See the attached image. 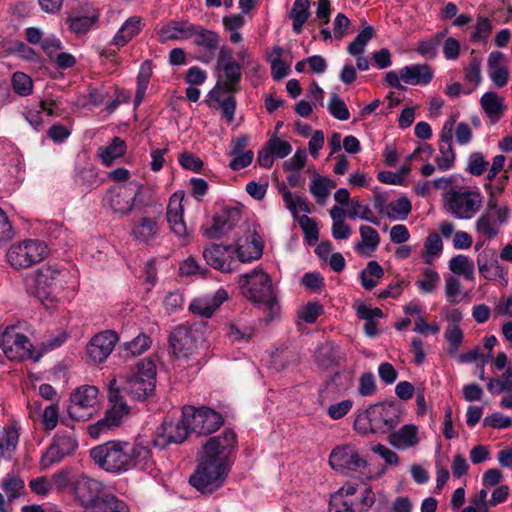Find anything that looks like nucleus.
Instances as JSON below:
<instances>
[{
  "mask_svg": "<svg viewBox=\"0 0 512 512\" xmlns=\"http://www.w3.org/2000/svg\"><path fill=\"white\" fill-rule=\"evenodd\" d=\"M383 275L384 271L377 261L368 262L366 268L360 274L362 286L367 290L373 289Z\"/></svg>",
  "mask_w": 512,
  "mask_h": 512,
  "instance_id": "obj_46",
  "label": "nucleus"
},
{
  "mask_svg": "<svg viewBox=\"0 0 512 512\" xmlns=\"http://www.w3.org/2000/svg\"><path fill=\"white\" fill-rule=\"evenodd\" d=\"M242 294L249 300L263 304L270 311L271 317L278 314L280 307L270 276L260 269H254L241 276Z\"/></svg>",
  "mask_w": 512,
  "mask_h": 512,
  "instance_id": "obj_4",
  "label": "nucleus"
},
{
  "mask_svg": "<svg viewBox=\"0 0 512 512\" xmlns=\"http://www.w3.org/2000/svg\"><path fill=\"white\" fill-rule=\"evenodd\" d=\"M157 221L150 217H143L133 229L134 237L144 243H150L158 234Z\"/></svg>",
  "mask_w": 512,
  "mask_h": 512,
  "instance_id": "obj_39",
  "label": "nucleus"
},
{
  "mask_svg": "<svg viewBox=\"0 0 512 512\" xmlns=\"http://www.w3.org/2000/svg\"><path fill=\"white\" fill-rule=\"evenodd\" d=\"M223 93V90H220L219 88H214L210 91V96L219 104L222 113V118L230 124L234 121V115L236 111V100L232 95H229L225 99H222Z\"/></svg>",
  "mask_w": 512,
  "mask_h": 512,
  "instance_id": "obj_43",
  "label": "nucleus"
},
{
  "mask_svg": "<svg viewBox=\"0 0 512 512\" xmlns=\"http://www.w3.org/2000/svg\"><path fill=\"white\" fill-rule=\"evenodd\" d=\"M218 69L224 73V80L218 81L214 88H219L225 93H235L239 90L238 83L241 80V67L233 60H228L223 63Z\"/></svg>",
  "mask_w": 512,
  "mask_h": 512,
  "instance_id": "obj_29",
  "label": "nucleus"
},
{
  "mask_svg": "<svg viewBox=\"0 0 512 512\" xmlns=\"http://www.w3.org/2000/svg\"><path fill=\"white\" fill-rule=\"evenodd\" d=\"M347 216L350 219L360 218L374 225H379L380 223V220L374 216L371 208L368 205L363 204L359 200H352Z\"/></svg>",
  "mask_w": 512,
  "mask_h": 512,
  "instance_id": "obj_50",
  "label": "nucleus"
},
{
  "mask_svg": "<svg viewBox=\"0 0 512 512\" xmlns=\"http://www.w3.org/2000/svg\"><path fill=\"white\" fill-rule=\"evenodd\" d=\"M189 432V425L184 423V415L182 414L181 420L164 422L158 428L152 440V445L156 448L165 449L169 444H181L187 438Z\"/></svg>",
  "mask_w": 512,
  "mask_h": 512,
  "instance_id": "obj_16",
  "label": "nucleus"
},
{
  "mask_svg": "<svg viewBox=\"0 0 512 512\" xmlns=\"http://www.w3.org/2000/svg\"><path fill=\"white\" fill-rule=\"evenodd\" d=\"M367 420L373 433H386L394 429L400 422L399 408L393 403H381L371 405L364 417H358L355 428L361 429L360 424Z\"/></svg>",
  "mask_w": 512,
  "mask_h": 512,
  "instance_id": "obj_9",
  "label": "nucleus"
},
{
  "mask_svg": "<svg viewBox=\"0 0 512 512\" xmlns=\"http://www.w3.org/2000/svg\"><path fill=\"white\" fill-rule=\"evenodd\" d=\"M489 163L484 159L483 155L479 152L472 153L468 161V170L472 175H482Z\"/></svg>",
  "mask_w": 512,
  "mask_h": 512,
  "instance_id": "obj_64",
  "label": "nucleus"
},
{
  "mask_svg": "<svg viewBox=\"0 0 512 512\" xmlns=\"http://www.w3.org/2000/svg\"><path fill=\"white\" fill-rule=\"evenodd\" d=\"M228 298V293L224 289H219L215 292L213 297H203L194 300L190 304V310L194 314L204 317H210L215 310Z\"/></svg>",
  "mask_w": 512,
  "mask_h": 512,
  "instance_id": "obj_28",
  "label": "nucleus"
},
{
  "mask_svg": "<svg viewBox=\"0 0 512 512\" xmlns=\"http://www.w3.org/2000/svg\"><path fill=\"white\" fill-rule=\"evenodd\" d=\"M475 229L485 239L490 240L498 235L500 226L498 225V222L495 220L494 214L490 212H484L476 220Z\"/></svg>",
  "mask_w": 512,
  "mask_h": 512,
  "instance_id": "obj_41",
  "label": "nucleus"
},
{
  "mask_svg": "<svg viewBox=\"0 0 512 512\" xmlns=\"http://www.w3.org/2000/svg\"><path fill=\"white\" fill-rule=\"evenodd\" d=\"M447 210L457 219H471L481 208L483 198L480 193L467 189H450L444 195Z\"/></svg>",
  "mask_w": 512,
  "mask_h": 512,
  "instance_id": "obj_7",
  "label": "nucleus"
},
{
  "mask_svg": "<svg viewBox=\"0 0 512 512\" xmlns=\"http://www.w3.org/2000/svg\"><path fill=\"white\" fill-rule=\"evenodd\" d=\"M155 383L156 365L150 359H143L137 364V372L119 378L114 377L109 381V401L125 403L126 397L131 400H144L153 393Z\"/></svg>",
  "mask_w": 512,
  "mask_h": 512,
  "instance_id": "obj_2",
  "label": "nucleus"
},
{
  "mask_svg": "<svg viewBox=\"0 0 512 512\" xmlns=\"http://www.w3.org/2000/svg\"><path fill=\"white\" fill-rule=\"evenodd\" d=\"M2 488L7 494L8 499L12 501L13 499L20 496L24 489V481L14 474H8L3 479Z\"/></svg>",
  "mask_w": 512,
  "mask_h": 512,
  "instance_id": "obj_53",
  "label": "nucleus"
},
{
  "mask_svg": "<svg viewBox=\"0 0 512 512\" xmlns=\"http://www.w3.org/2000/svg\"><path fill=\"white\" fill-rule=\"evenodd\" d=\"M487 389L492 394H499L504 391L512 392V369H506L500 378H490Z\"/></svg>",
  "mask_w": 512,
  "mask_h": 512,
  "instance_id": "obj_51",
  "label": "nucleus"
},
{
  "mask_svg": "<svg viewBox=\"0 0 512 512\" xmlns=\"http://www.w3.org/2000/svg\"><path fill=\"white\" fill-rule=\"evenodd\" d=\"M358 492L353 484H346L335 492L330 499V511L334 512H367L375 502L373 491L364 487L360 495L352 498Z\"/></svg>",
  "mask_w": 512,
  "mask_h": 512,
  "instance_id": "obj_6",
  "label": "nucleus"
},
{
  "mask_svg": "<svg viewBox=\"0 0 512 512\" xmlns=\"http://www.w3.org/2000/svg\"><path fill=\"white\" fill-rule=\"evenodd\" d=\"M118 342V335L111 330L102 331L87 344V355L94 363L104 362Z\"/></svg>",
  "mask_w": 512,
  "mask_h": 512,
  "instance_id": "obj_19",
  "label": "nucleus"
},
{
  "mask_svg": "<svg viewBox=\"0 0 512 512\" xmlns=\"http://www.w3.org/2000/svg\"><path fill=\"white\" fill-rule=\"evenodd\" d=\"M328 110L333 117L341 121L348 120L350 117L345 102L337 94L332 95L328 104Z\"/></svg>",
  "mask_w": 512,
  "mask_h": 512,
  "instance_id": "obj_58",
  "label": "nucleus"
},
{
  "mask_svg": "<svg viewBox=\"0 0 512 512\" xmlns=\"http://www.w3.org/2000/svg\"><path fill=\"white\" fill-rule=\"evenodd\" d=\"M400 78L408 85H427L433 78V70L427 64H413L400 69Z\"/></svg>",
  "mask_w": 512,
  "mask_h": 512,
  "instance_id": "obj_27",
  "label": "nucleus"
},
{
  "mask_svg": "<svg viewBox=\"0 0 512 512\" xmlns=\"http://www.w3.org/2000/svg\"><path fill=\"white\" fill-rule=\"evenodd\" d=\"M374 32L372 26H366L349 44L347 51L354 56L361 54L368 42L373 38Z\"/></svg>",
  "mask_w": 512,
  "mask_h": 512,
  "instance_id": "obj_52",
  "label": "nucleus"
},
{
  "mask_svg": "<svg viewBox=\"0 0 512 512\" xmlns=\"http://www.w3.org/2000/svg\"><path fill=\"white\" fill-rule=\"evenodd\" d=\"M127 413L128 406L126 403H115V405L106 412L102 419L88 427L89 434L96 438L100 435V433L118 426L123 415Z\"/></svg>",
  "mask_w": 512,
  "mask_h": 512,
  "instance_id": "obj_25",
  "label": "nucleus"
},
{
  "mask_svg": "<svg viewBox=\"0 0 512 512\" xmlns=\"http://www.w3.org/2000/svg\"><path fill=\"white\" fill-rule=\"evenodd\" d=\"M494 257L495 252L492 249H484L477 256L479 272L485 279L492 280L499 275V267Z\"/></svg>",
  "mask_w": 512,
  "mask_h": 512,
  "instance_id": "obj_33",
  "label": "nucleus"
},
{
  "mask_svg": "<svg viewBox=\"0 0 512 512\" xmlns=\"http://www.w3.org/2000/svg\"><path fill=\"white\" fill-rule=\"evenodd\" d=\"M151 76H152L151 63L148 61H145L141 65L138 76H137V89H136V95H135V99H134L135 107H138L142 103Z\"/></svg>",
  "mask_w": 512,
  "mask_h": 512,
  "instance_id": "obj_47",
  "label": "nucleus"
},
{
  "mask_svg": "<svg viewBox=\"0 0 512 512\" xmlns=\"http://www.w3.org/2000/svg\"><path fill=\"white\" fill-rule=\"evenodd\" d=\"M104 484L87 475L80 474L73 477L72 491L75 499L83 506V510L88 505L96 502L102 495Z\"/></svg>",
  "mask_w": 512,
  "mask_h": 512,
  "instance_id": "obj_14",
  "label": "nucleus"
},
{
  "mask_svg": "<svg viewBox=\"0 0 512 512\" xmlns=\"http://www.w3.org/2000/svg\"><path fill=\"white\" fill-rule=\"evenodd\" d=\"M141 190L142 185L138 183L115 186L107 191L103 201L115 214L127 215L134 209Z\"/></svg>",
  "mask_w": 512,
  "mask_h": 512,
  "instance_id": "obj_12",
  "label": "nucleus"
},
{
  "mask_svg": "<svg viewBox=\"0 0 512 512\" xmlns=\"http://www.w3.org/2000/svg\"><path fill=\"white\" fill-rule=\"evenodd\" d=\"M169 342L174 355L177 357L186 358L191 355L196 348L192 332L183 326L174 329L169 337Z\"/></svg>",
  "mask_w": 512,
  "mask_h": 512,
  "instance_id": "obj_24",
  "label": "nucleus"
},
{
  "mask_svg": "<svg viewBox=\"0 0 512 512\" xmlns=\"http://www.w3.org/2000/svg\"><path fill=\"white\" fill-rule=\"evenodd\" d=\"M443 249L441 237L437 233H430L425 242L422 251V258L426 264H431L434 257L437 256Z\"/></svg>",
  "mask_w": 512,
  "mask_h": 512,
  "instance_id": "obj_49",
  "label": "nucleus"
},
{
  "mask_svg": "<svg viewBox=\"0 0 512 512\" xmlns=\"http://www.w3.org/2000/svg\"><path fill=\"white\" fill-rule=\"evenodd\" d=\"M152 340L145 333L138 334L131 341H127L120 346V353L123 357L139 356L147 351L151 346Z\"/></svg>",
  "mask_w": 512,
  "mask_h": 512,
  "instance_id": "obj_36",
  "label": "nucleus"
},
{
  "mask_svg": "<svg viewBox=\"0 0 512 512\" xmlns=\"http://www.w3.org/2000/svg\"><path fill=\"white\" fill-rule=\"evenodd\" d=\"M12 86L16 93L21 96L29 95L32 92L31 78L22 72H16L12 77Z\"/></svg>",
  "mask_w": 512,
  "mask_h": 512,
  "instance_id": "obj_59",
  "label": "nucleus"
},
{
  "mask_svg": "<svg viewBox=\"0 0 512 512\" xmlns=\"http://www.w3.org/2000/svg\"><path fill=\"white\" fill-rule=\"evenodd\" d=\"M456 123V116L451 115L444 123L440 132L439 151L440 155L436 157V163L440 170L450 169L455 161V153L452 148L453 129Z\"/></svg>",
  "mask_w": 512,
  "mask_h": 512,
  "instance_id": "obj_22",
  "label": "nucleus"
},
{
  "mask_svg": "<svg viewBox=\"0 0 512 512\" xmlns=\"http://www.w3.org/2000/svg\"><path fill=\"white\" fill-rule=\"evenodd\" d=\"M78 443L73 434L59 433L42 457L43 466H51L71 455L77 449Z\"/></svg>",
  "mask_w": 512,
  "mask_h": 512,
  "instance_id": "obj_20",
  "label": "nucleus"
},
{
  "mask_svg": "<svg viewBox=\"0 0 512 512\" xmlns=\"http://www.w3.org/2000/svg\"><path fill=\"white\" fill-rule=\"evenodd\" d=\"M329 464L335 471L346 473L366 466V461L350 445L337 446L329 456Z\"/></svg>",
  "mask_w": 512,
  "mask_h": 512,
  "instance_id": "obj_17",
  "label": "nucleus"
},
{
  "mask_svg": "<svg viewBox=\"0 0 512 512\" xmlns=\"http://www.w3.org/2000/svg\"><path fill=\"white\" fill-rule=\"evenodd\" d=\"M336 185L334 180L316 174L310 183L309 189L317 203L324 204L330 195V191L334 189Z\"/></svg>",
  "mask_w": 512,
  "mask_h": 512,
  "instance_id": "obj_37",
  "label": "nucleus"
},
{
  "mask_svg": "<svg viewBox=\"0 0 512 512\" xmlns=\"http://www.w3.org/2000/svg\"><path fill=\"white\" fill-rule=\"evenodd\" d=\"M83 512H129L128 505L114 494H103L95 503L88 505Z\"/></svg>",
  "mask_w": 512,
  "mask_h": 512,
  "instance_id": "obj_31",
  "label": "nucleus"
},
{
  "mask_svg": "<svg viewBox=\"0 0 512 512\" xmlns=\"http://www.w3.org/2000/svg\"><path fill=\"white\" fill-rule=\"evenodd\" d=\"M480 104L488 117L493 121H498L504 111V105L501 98L495 92H486L480 99Z\"/></svg>",
  "mask_w": 512,
  "mask_h": 512,
  "instance_id": "obj_38",
  "label": "nucleus"
},
{
  "mask_svg": "<svg viewBox=\"0 0 512 512\" xmlns=\"http://www.w3.org/2000/svg\"><path fill=\"white\" fill-rule=\"evenodd\" d=\"M65 270L56 265H46L39 268L30 278V287L41 303L47 308H56L66 300Z\"/></svg>",
  "mask_w": 512,
  "mask_h": 512,
  "instance_id": "obj_3",
  "label": "nucleus"
},
{
  "mask_svg": "<svg viewBox=\"0 0 512 512\" xmlns=\"http://www.w3.org/2000/svg\"><path fill=\"white\" fill-rule=\"evenodd\" d=\"M411 202L407 197H400L385 207V214L393 220H405L411 212Z\"/></svg>",
  "mask_w": 512,
  "mask_h": 512,
  "instance_id": "obj_45",
  "label": "nucleus"
},
{
  "mask_svg": "<svg viewBox=\"0 0 512 512\" xmlns=\"http://www.w3.org/2000/svg\"><path fill=\"white\" fill-rule=\"evenodd\" d=\"M439 281V274L431 268H426L423 272V277L419 279L416 284L423 293H432L436 289Z\"/></svg>",
  "mask_w": 512,
  "mask_h": 512,
  "instance_id": "obj_56",
  "label": "nucleus"
},
{
  "mask_svg": "<svg viewBox=\"0 0 512 512\" xmlns=\"http://www.w3.org/2000/svg\"><path fill=\"white\" fill-rule=\"evenodd\" d=\"M389 443L399 450H404L419 443L418 428L416 425L407 424L398 431L392 432L388 437Z\"/></svg>",
  "mask_w": 512,
  "mask_h": 512,
  "instance_id": "obj_30",
  "label": "nucleus"
},
{
  "mask_svg": "<svg viewBox=\"0 0 512 512\" xmlns=\"http://www.w3.org/2000/svg\"><path fill=\"white\" fill-rule=\"evenodd\" d=\"M474 262L465 255H456L449 261V269L456 275H462L465 279H474Z\"/></svg>",
  "mask_w": 512,
  "mask_h": 512,
  "instance_id": "obj_44",
  "label": "nucleus"
},
{
  "mask_svg": "<svg viewBox=\"0 0 512 512\" xmlns=\"http://www.w3.org/2000/svg\"><path fill=\"white\" fill-rule=\"evenodd\" d=\"M182 414L184 415V423L189 425L190 432L199 435L211 434L223 424L222 415L208 407L184 406Z\"/></svg>",
  "mask_w": 512,
  "mask_h": 512,
  "instance_id": "obj_11",
  "label": "nucleus"
},
{
  "mask_svg": "<svg viewBox=\"0 0 512 512\" xmlns=\"http://www.w3.org/2000/svg\"><path fill=\"white\" fill-rule=\"evenodd\" d=\"M125 150V142L119 137H114L109 145L99 148L98 155L105 166H110L117 158L124 155Z\"/></svg>",
  "mask_w": 512,
  "mask_h": 512,
  "instance_id": "obj_40",
  "label": "nucleus"
},
{
  "mask_svg": "<svg viewBox=\"0 0 512 512\" xmlns=\"http://www.w3.org/2000/svg\"><path fill=\"white\" fill-rule=\"evenodd\" d=\"M18 443V435L15 431H4L0 438V459L9 456L16 449Z\"/></svg>",
  "mask_w": 512,
  "mask_h": 512,
  "instance_id": "obj_60",
  "label": "nucleus"
},
{
  "mask_svg": "<svg viewBox=\"0 0 512 512\" xmlns=\"http://www.w3.org/2000/svg\"><path fill=\"white\" fill-rule=\"evenodd\" d=\"M194 26L188 20L170 21L160 29L159 36L162 41L190 39L195 34Z\"/></svg>",
  "mask_w": 512,
  "mask_h": 512,
  "instance_id": "obj_26",
  "label": "nucleus"
},
{
  "mask_svg": "<svg viewBox=\"0 0 512 512\" xmlns=\"http://www.w3.org/2000/svg\"><path fill=\"white\" fill-rule=\"evenodd\" d=\"M240 219V208L225 207L215 214L212 225L204 230V235L209 239L221 238L234 229Z\"/></svg>",
  "mask_w": 512,
  "mask_h": 512,
  "instance_id": "obj_18",
  "label": "nucleus"
},
{
  "mask_svg": "<svg viewBox=\"0 0 512 512\" xmlns=\"http://www.w3.org/2000/svg\"><path fill=\"white\" fill-rule=\"evenodd\" d=\"M283 201L286 208L295 216L299 211L309 213L310 208L308 202L301 197L294 198L292 193L288 190L283 193Z\"/></svg>",
  "mask_w": 512,
  "mask_h": 512,
  "instance_id": "obj_57",
  "label": "nucleus"
},
{
  "mask_svg": "<svg viewBox=\"0 0 512 512\" xmlns=\"http://www.w3.org/2000/svg\"><path fill=\"white\" fill-rule=\"evenodd\" d=\"M183 199V194L175 192L170 197L166 213L170 229L179 238H185L188 235L187 227L183 219Z\"/></svg>",
  "mask_w": 512,
  "mask_h": 512,
  "instance_id": "obj_23",
  "label": "nucleus"
},
{
  "mask_svg": "<svg viewBox=\"0 0 512 512\" xmlns=\"http://www.w3.org/2000/svg\"><path fill=\"white\" fill-rule=\"evenodd\" d=\"M324 312V307L319 302H308L298 310V317L306 323H314Z\"/></svg>",
  "mask_w": 512,
  "mask_h": 512,
  "instance_id": "obj_54",
  "label": "nucleus"
},
{
  "mask_svg": "<svg viewBox=\"0 0 512 512\" xmlns=\"http://www.w3.org/2000/svg\"><path fill=\"white\" fill-rule=\"evenodd\" d=\"M309 0H295L292 5L289 17L293 20V30L297 34L301 33L305 22L310 16Z\"/></svg>",
  "mask_w": 512,
  "mask_h": 512,
  "instance_id": "obj_42",
  "label": "nucleus"
},
{
  "mask_svg": "<svg viewBox=\"0 0 512 512\" xmlns=\"http://www.w3.org/2000/svg\"><path fill=\"white\" fill-rule=\"evenodd\" d=\"M48 255L47 245L39 240H26L13 244L7 251V261L16 270L26 269Z\"/></svg>",
  "mask_w": 512,
  "mask_h": 512,
  "instance_id": "obj_10",
  "label": "nucleus"
},
{
  "mask_svg": "<svg viewBox=\"0 0 512 512\" xmlns=\"http://www.w3.org/2000/svg\"><path fill=\"white\" fill-rule=\"evenodd\" d=\"M445 338L449 342V352L455 354L462 343L463 332L458 325H452L446 329Z\"/></svg>",
  "mask_w": 512,
  "mask_h": 512,
  "instance_id": "obj_63",
  "label": "nucleus"
},
{
  "mask_svg": "<svg viewBox=\"0 0 512 512\" xmlns=\"http://www.w3.org/2000/svg\"><path fill=\"white\" fill-rule=\"evenodd\" d=\"M266 144L277 158H284L292 151V146L289 142L281 140L276 136H272Z\"/></svg>",
  "mask_w": 512,
  "mask_h": 512,
  "instance_id": "obj_62",
  "label": "nucleus"
},
{
  "mask_svg": "<svg viewBox=\"0 0 512 512\" xmlns=\"http://www.w3.org/2000/svg\"><path fill=\"white\" fill-rule=\"evenodd\" d=\"M194 30L195 34L192 37L194 38V44L213 54L219 47V34L197 25L194 26Z\"/></svg>",
  "mask_w": 512,
  "mask_h": 512,
  "instance_id": "obj_34",
  "label": "nucleus"
},
{
  "mask_svg": "<svg viewBox=\"0 0 512 512\" xmlns=\"http://www.w3.org/2000/svg\"><path fill=\"white\" fill-rule=\"evenodd\" d=\"M98 388L92 385H84L77 388L70 396L68 414L76 421L90 419L96 411L98 404Z\"/></svg>",
  "mask_w": 512,
  "mask_h": 512,
  "instance_id": "obj_13",
  "label": "nucleus"
},
{
  "mask_svg": "<svg viewBox=\"0 0 512 512\" xmlns=\"http://www.w3.org/2000/svg\"><path fill=\"white\" fill-rule=\"evenodd\" d=\"M93 462L102 470L121 475L132 469L146 470L154 465L148 443L111 440L90 450Z\"/></svg>",
  "mask_w": 512,
  "mask_h": 512,
  "instance_id": "obj_1",
  "label": "nucleus"
},
{
  "mask_svg": "<svg viewBox=\"0 0 512 512\" xmlns=\"http://www.w3.org/2000/svg\"><path fill=\"white\" fill-rule=\"evenodd\" d=\"M235 250L232 245L210 244L203 249L206 263L221 272L228 273L233 270Z\"/></svg>",
  "mask_w": 512,
  "mask_h": 512,
  "instance_id": "obj_21",
  "label": "nucleus"
},
{
  "mask_svg": "<svg viewBox=\"0 0 512 512\" xmlns=\"http://www.w3.org/2000/svg\"><path fill=\"white\" fill-rule=\"evenodd\" d=\"M98 16L96 14L90 16H76L69 19L70 29L76 34H85L97 22Z\"/></svg>",
  "mask_w": 512,
  "mask_h": 512,
  "instance_id": "obj_55",
  "label": "nucleus"
},
{
  "mask_svg": "<svg viewBox=\"0 0 512 512\" xmlns=\"http://www.w3.org/2000/svg\"><path fill=\"white\" fill-rule=\"evenodd\" d=\"M0 347L10 360L32 359L37 362L40 359V354L33 350L29 338L20 332L19 325H11L5 328L1 334Z\"/></svg>",
  "mask_w": 512,
  "mask_h": 512,
  "instance_id": "obj_8",
  "label": "nucleus"
},
{
  "mask_svg": "<svg viewBox=\"0 0 512 512\" xmlns=\"http://www.w3.org/2000/svg\"><path fill=\"white\" fill-rule=\"evenodd\" d=\"M237 438L232 430L226 429L218 436L211 437L203 445V454L217 462L228 464V458L235 449Z\"/></svg>",
  "mask_w": 512,
  "mask_h": 512,
  "instance_id": "obj_15",
  "label": "nucleus"
},
{
  "mask_svg": "<svg viewBox=\"0 0 512 512\" xmlns=\"http://www.w3.org/2000/svg\"><path fill=\"white\" fill-rule=\"evenodd\" d=\"M142 27L143 22L141 17L132 16L128 18L114 36V44L124 46L142 30Z\"/></svg>",
  "mask_w": 512,
  "mask_h": 512,
  "instance_id": "obj_32",
  "label": "nucleus"
},
{
  "mask_svg": "<svg viewBox=\"0 0 512 512\" xmlns=\"http://www.w3.org/2000/svg\"><path fill=\"white\" fill-rule=\"evenodd\" d=\"M376 380L371 372H365L359 377L358 392L363 397L372 396L376 393Z\"/></svg>",
  "mask_w": 512,
  "mask_h": 512,
  "instance_id": "obj_61",
  "label": "nucleus"
},
{
  "mask_svg": "<svg viewBox=\"0 0 512 512\" xmlns=\"http://www.w3.org/2000/svg\"><path fill=\"white\" fill-rule=\"evenodd\" d=\"M228 468L229 464L202 455L189 483L201 493H212L224 483Z\"/></svg>",
  "mask_w": 512,
  "mask_h": 512,
  "instance_id": "obj_5",
  "label": "nucleus"
},
{
  "mask_svg": "<svg viewBox=\"0 0 512 512\" xmlns=\"http://www.w3.org/2000/svg\"><path fill=\"white\" fill-rule=\"evenodd\" d=\"M481 64L482 60L480 58L473 57L469 64L464 68L465 83L466 85L471 86L467 93H471L482 81Z\"/></svg>",
  "mask_w": 512,
  "mask_h": 512,
  "instance_id": "obj_48",
  "label": "nucleus"
},
{
  "mask_svg": "<svg viewBox=\"0 0 512 512\" xmlns=\"http://www.w3.org/2000/svg\"><path fill=\"white\" fill-rule=\"evenodd\" d=\"M234 250L241 262H249L262 256L263 246L256 235H253L251 240L247 239L245 243H238Z\"/></svg>",
  "mask_w": 512,
  "mask_h": 512,
  "instance_id": "obj_35",
  "label": "nucleus"
}]
</instances>
